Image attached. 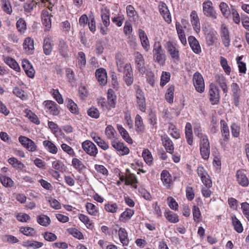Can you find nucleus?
Listing matches in <instances>:
<instances>
[{"mask_svg":"<svg viewBox=\"0 0 249 249\" xmlns=\"http://www.w3.org/2000/svg\"><path fill=\"white\" fill-rule=\"evenodd\" d=\"M78 66L80 69L85 68L86 64V59L85 53L82 52L78 53L77 57Z\"/></svg>","mask_w":249,"mask_h":249,"instance_id":"51","label":"nucleus"},{"mask_svg":"<svg viewBox=\"0 0 249 249\" xmlns=\"http://www.w3.org/2000/svg\"><path fill=\"white\" fill-rule=\"evenodd\" d=\"M139 36L143 48L146 52H148L150 49V44L144 31L142 29H139Z\"/></svg>","mask_w":249,"mask_h":249,"instance_id":"21","label":"nucleus"},{"mask_svg":"<svg viewBox=\"0 0 249 249\" xmlns=\"http://www.w3.org/2000/svg\"><path fill=\"white\" fill-rule=\"evenodd\" d=\"M45 109L48 110L53 115H58L60 112L59 107L53 101L51 100L45 101L43 103Z\"/></svg>","mask_w":249,"mask_h":249,"instance_id":"13","label":"nucleus"},{"mask_svg":"<svg viewBox=\"0 0 249 249\" xmlns=\"http://www.w3.org/2000/svg\"><path fill=\"white\" fill-rule=\"evenodd\" d=\"M188 42L193 51L196 54L201 52V48L198 40L193 36L188 37Z\"/></svg>","mask_w":249,"mask_h":249,"instance_id":"22","label":"nucleus"},{"mask_svg":"<svg viewBox=\"0 0 249 249\" xmlns=\"http://www.w3.org/2000/svg\"><path fill=\"white\" fill-rule=\"evenodd\" d=\"M161 140L166 151L170 154H172L174 152V147L172 141L169 137L166 134H164L161 136Z\"/></svg>","mask_w":249,"mask_h":249,"instance_id":"16","label":"nucleus"},{"mask_svg":"<svg viewBox=\"0 0 249 249\" xmlns=\"http://www.w3.org/2000/svg\"><path fill=\"white\" fill-rule=\"evenodd\" d=\"M136 103L139 109L142 112L146 110V102L144 92L138 86H135Z\"/></svg>","mask_w":249,"mask_h":249,"instance_id":"4","label":"nucleus"},{"mask_svg":"<svg viewBox=\"0 0 249 249\" xmlns=\"http://www.w3.org/2000/svg\"><path fill=\"white\" fill-rule=\"evenodd\" d=\"M23 46L26 52L31 53L34 50V40L31 37L26 38L24 41Z\"/></svg>","mask_w":249,"mask_h":249,"instance_id":"33","label":"nucleus"},{"mask_svg":"<svg viewBox=\"0 0 249 249\" xmlns=\"http://www.w3.org/2000/svg\"><path fill=\"white\" fill-rule=\"evenodd\" d=\"M95 76L98 82L100 85H105L107 82V74L106 71L104 68H100L96 70Z\"/></svg>","mask_w":249,"mask_h":249,"instance_id":"18","label":"nucleus"},{"mask_svg":"<svg viewBox=\"0 0 249 249\" xmlns=\"http://www.w3.org/2000/svg\"><path fill=\"white\" fill-rule=\"evenodd\" d=\"M108 105L111 108H115L116 104V96L113 89H109L107 91Z\"/></svg>","mask_w":249,"mask_h":249,"instance_id":"31","label":"nucleus"},{"mask_svg":"<svg viewBox=\"0 0 249 249\" xmlns=\"http://www.w3.org/2000/svg\"><path fill=\"white\" fill-rule=\"evenodd\" d=\"M193 218L195 221L199 222L201 221V214L199 208L196 206H194L192 209Z\"/></svg>","mask_w":249,"mask_h":249,"instance_id":"56","label":"nucleus"},{"mask_svg":"<svg viewBox=\"0 0 249 249\" xmlns=\"http://www.w3.org/2000/svg\"><path fill=\"white\" fill-rule=\"evenodd\" d=\"M105 134L107 139L113 140L116 139V132L114 128L111 125H108L105 129Z\"/></svg>","mask_w":249,"mask_h":249,"instance_id":"48","label":"nucleus"},{"mask_svg":"<svg viewBox=\"0 0 249 249\" xmlns=\"http://www.w3.org/2000/svg\"><path fill=\"white\" fill-rule=\"evenodd\" d=\"M111 20L113 23L118 27H121L124 20V15L121 13H119L117 15L112 14Z\"/></svg>","mask_w":249,"mask_h":249,"instance_id":"39","label":"nucleus"},{"mask_svg":"<svg viewBox=\"0 0 249 249\" xmlns=\"http://www.w3.org/2000/svg\"><path fill=\"white\" fill-rule=\"evenodd\" d=\"M160 178L164 185L166 186L170 187L173 183L172 176L166 170H164L161 172Z\"/></svg>","mask_w":249,"mask_h":249,"instance_id":"23","label":"nucleus"},{"mask_svg":"<svg viewBox=\"0 0 249 249\" xmlns=\"http://www.w3.org/2000/svg\"><path fill=\"white\" fill-rule=\"evenodd\" d=\"M117 129L123 137V138L128 143H132L133 141L129 136V135L127 131L122 126V125L118 124Z\"/></svg>","mask_w":249,"mask_h":249,"instance_id":"34","label":"nucleus"},{"mask_svg":"<svg viewBox=\"0 0 249 249\" xmlns=\"http://www.w3.org/2000/svg\"><path fill=\"white\" fill-rule=\"evenodd\" d=\"M16 26L18 31L20 33H24L27 29L26 23L22 18H19L17 21Z\"/></svg>","mask_w":249,"mask_h":249,"instance_id":"53","label":"nucleus"},{"mask_svg":"<svg viewBox=\"0 0 249 249\" xmlns=\"http://www.w3.org/2000/svg\"><path fill=\"white\" fill-rule=\"evenodd\" d=\"M42 22L45 31H49L52 26L51 16L47 11H43L41 15Z\"/></svg>","mask_w":249,"mask_h":249,"instance_id":"25","label":"nucleus"},{"mask_svg":"<svg viewBox=\"0 0 249 249\" xmlns=\"http://www.w3.org/2000/svg\"><path fill=\"white\" fill-rule=\"evenodd\" d=\"M134 213V210L127 208L125 211L121 213L120 220L123 222H126L131 218Z\"/></svg>","mask_w":249,"mask_h":249,"instance_id":"38","label":"nucleus"},{"mask_svg":"<svg viewBox=\"0 0 249 249\" xmlns=\"http://www.w3.org/2000/svg\"><path fill=\"white\" fill-rule=\"evenodd\" d=\"M194 85L196 89L201 93L204 91L205 84L202 75L198 72H196L193 75Z\"/></svg>","mask_w":249,"mask_h":249,"instance_id":"9","label":"nucleus"},{"mask_svg":"<svg viewBox=\"0 0 249 249\" xmlns=\"http://www.w3.org/2000/svg\"><path fill=\"white\" fill-rule=\"evenodd\" d=\"M236 177L237 181L240 185L246 187L249 185V180L244 171L240 170L237 171Z\"/></svg>","mask_w":249,"mask_h":249,"instance_id":"20","label":"nucleus"},{"mask_svg":"<svg viewBox=\"0 0 249 249\" xmlns=\"http://www.w3.org/2000/svg\"><path fill=\"white\" fill-rule=\"evenodd\" d=\"M165 48L174 63L178 64L180 61L179 52L176 45L168 41L165 45Z\"/></svg>","mask_w":249,"mask_h":249,"instance_id":"2","label":"nucleus"},{"mask_svg":"<svg viewBox=\"0 0 249 249\" xmlns=\"http://www.w3.org/2000/svg\"><path fill=\"white\" fill-rule=\"evenodd\" d=\"M43 145L49 152L53 154H56L57 153V147L51 141L47 140L44 141L43 142Z\"/></svg>","mask_w":249,"mask_h":249,"instance_id":"29","label":"nucleus"},{"mask_svg":"<svg viewBox=\"0 0 249 249\" xmlns=\"http://www.w3.org/2000/svg\"><path fill=\"white\" fill-rule=\"evenodd\" d=\"M19 231L24 235L28 236H33L36 234L35 230L31 227H21Z\"/></svg>","mask_w":249,"mask_h":249,"instance_id":"54","label":"nucleus"},{"mask_svg":"<svg viewBox=\"0 0 249 249\" xmlns=\"http://www.w3.org/2000/svg\"><path fill=\"white\" fill-rule=\"evenodd\" d=\"M232 225L234 230L238 233H241L243 231V227L241 222L237 218L235 215L231 216Z\"/></svg>","mask_w":249,"mask_h":249,"instance_id":"44","label":"nucleus"},{"mask_svg":"<svg viewBox=\"0 0 249 249\" xmlns=\"http://www.w3.org/2000/svg\"><path fill=\"white\" fill-rule=\"evenodd\" d=\"M135 125L136 127V131L139 133L144 131V126L143 124L142 119L139 115H137L135 117Z\"/></svg>","mask_w":249,"mask_h":249,"instance_id":"41","label":"nucleus"},{"mask_svg":"<svg viewBox=\"0 0 249 249\" xmlns=\"http://www.w3.org/2000/svg\"><path fill=\"white\" fill-rule=\"evenodd\" d=\"M138 183V180L137 177L135 174L129 173L126 175L125 179V184L126 185H134ZM135 188L136 186H133Z\"/></svg>","mask_w":249,"mask_h":249,"instance_id":"49","label":"nucleus"},{"mask_svg":"<svg viewBox=\"0 0 249 249\" xmlns=\"http://www.w3.org/2000/svg\"><path fill=\"white\" fill-rule=\"evenodd\" d=\"M26 116L30 120L31 122L36 124L38 125L40 124V121L38 117L34 113L30 110H28L26 112Z\"/></svg>","mask_w":249,"mask_h":249,"instance_id":"57","label":"nucleus"},{"mask_svg":"<svg viewBox=\"0 0 249 249\" xmlns=\"http://www.w3.org/2000/svg\"><path fill=\"white\" fill-rule=\"evenodd\" d=\"M168 131L170 135L174 139H178L180 137L179 130L173 124H169Z\"/></svg>","mask_w":249,"mask_h":249,"instance_id":"46","label":"nucleus"},{"mask_svg":"<svg viewBox=\"0 0 249 249\" xmlns=\"http://www.w3.org/2000/svg\"><path fill=\"white\" fill-rule=\"evenodd\" d=\"M82 147L84 151L90 156L95 157L98 153V149L96 145L89 140L83 142Z\"/></svg>","mask_w":249,"mask_h":249,"instance_id":"8","label":"nucleus"},{"mask_svg":"<svg viewBox=\"0 0 249 249\" xmlns=\"http://www.w3.org/2000/svg\"><path fill=\"white\" fill-rule=\"evenodd\" d=\"M220 35L224 46L225 47H229L230 46L231 38L228 29L225 24L221 26Z\"/></svg>","mask_w":249,"mask_h":249,"instance_id":"10","label":"nucleus"},{"mask_svg":"<svg viewBox=\"0 0 249 249\" xmlns=\"http://www.w3.org/2000/svg\"><path fill=\"white\" fill-rule=\"evenodd\" d=\"M174 91V87L171 86L167 89V92L165 94V99H166V101L169 103H172L173 102Z\"/></svg>","mask_w":249,"mask_h":249,"instance_id":"61","label":"nucleus"},{"mask_svg":"<svg viewBox=\"0 0 249 249\" xmlns=\"http://www.w3.org/2000/svg\"><path fill=\"white\" fill-rule=\"evenodd\" d=\"M153 61L159 64L160 66H163L165 64L166 55L165 51L162 47L159 41L155 42L153 49Z\"/></svg>","mask_w":249,"mask_h":249,"instance_id":"1","label":"nucleus"},{"mask_svg":"<svg viewBox=\"0 0 249 249\" xmlns=\"http://www.w3.org/2000/svg\"><path fill=\"white\" fill-rule=\"evenodd\" d=\"M43 52L46 55H50L53 50V45L49 37H45L43 41Z\"/></svg>","mask_w":249,"mask_h":249,"instance_id":"36","label":"nucleus"},{"mask_svg":"<svg viewBox=\"0 0 249 249\" xmlns=\"http://www.w3.org/2000/svg\"><path fill=\"white\" fill-rule=\"evenodd\" d=\"M231 97L233 104L235 107H239L240 105V99L241 95V90L239 85L233 82L231 85Z\"/></svg>","mask_w":249,"mask_h":249,"instance_id":"7","label":"nucleus"},{"mask_svg":"<svg viewBox=\"0 0 249 249\" xmlns=\"http://www.w3.org/2000/svg\"><path fill=\"white\" fill-rule=\"evenodd\" d=\"M170 73L169 72L162 71L160 77V86H164L169 81L170 79Z\"/></svg>","mask_w":249,"mask_h":249,"instance_id":"59","label":"nucleus"},{"mask_svg":"<svg viewBox=\"0 0 249 249\" xmlns=\"http://www.w3.org/2000/svg\"><path fill=\"white\" fill-rule=\"evenodd\" d=\"M209 100L213 105H218L220 101L219 90L216 86L211 84L209 86Z\"/></svg>","mask_w":249,"mask_h":249,"instance_id":"6","label":"nucleus"},{"mask_svg":"<svg viewBox=\"0 0 249 249\" xmlns=\"http://www.w3.org/2000/svg\"><path fill=\"white\" fill-rule=\"evenodd\" d=\"M191 22L196 31H200V22L198 17L196 11H193L190 15Z\"/></svg>","mask_w":249,"mask_h":249,"instance_id":"26","label":"nucleus"},{"mask_svg":"<svg viewBox=\"0 0 249 249\" xmlns=\"http://www.w3.org/2000/svg\"><path fill=\"white\" fill-rule=\"evenodd\" d=\"M58 50L59 53L63 57H66L68 56V46L64 40H61L59 41Z\"/></svg>","mask_w":249,"mask_h":249,"instance_id":"37","label":"nucleus"},{"mask_svg":"<svg viewBox=\"0 0 249 249\" xmlns=\"http://www.w3.org/2000/svg\"><path fill=\"white\" fill-rule=\"evenodd\" d=\"M206 41L208 46H213L217 40V32L211 30L207 31L205 33Z\"/></svg>","mask_w":249,"mask_h":249,"instance_id":"17","label":"nucleus"},{"mask_svg":"<svg viewBox=\"0 0 249 249\" xmlns=\"http://www.w3.org/2000/svg\"><path fill=\"white\" fill-rule=\"evenodd\" d=\"M71 163L73 167L79 171L83 170L85 167L82 162L77 158H73Z\"/></svg>","mask_w":249,"mask_h":249,"instance_id":"63","label":"nucleus"},{"mask_svg":"<svg viewBox=\"0 0 249 249\" xmlns=\"http://www.w3.org/2000/svg\"><path fill=\"white\" fill-rule=\"evenodd\" d=\"M212 4V2L210 0L205 1L203 3V13L205 16L210 17L213 19H216L217 18L216 14Z\"/></svg>","mask_w":249,"mask_h":249,"instance_id":"12","label":"nucleus"},{"mask_svg":"<svg viewBox=\"0 0 249 249\" xmlns=\"http://www.w3.org/2000/svg\"><path fill=\"white\" fill-rule=\"evenodd\" d=\"M18 141L20 144L28 151L30 152H34L38 151V147L35 142L30 138L20 136L18 137Z\"/></svg>","mask_w":249,"mask_h":249,"instance_id":"5","label":"nucleus"},{"mask_svg":"<svg viewBox=\"0 0 249 249\" xmlns=\"http://www.w3.org/2000/svg\"><path fill=\"white\" fill-rule=\"evenodd\" d=\"M101 18L104 25L106 27L108 26L110 24L109 13L108 11L105 10V11H102Z\"/></svg>","mask_w":249,"mask_h":249,"instance_id":"60","label":"nucleus"},{"mask_svg":"<svg viewBox=\"0 0 249 249\" xmlns=\"http://www.w3.org/2000/svg\"><path fill=\"white\" fill-rule=\"evenodd\" d=\"M104 209L108 213H116L117 212L119 208L116 203L108 202L105 205Z\"/></svg>","mask_w":249,"mask_h":249,"instance_id":"50","label":"nucleus"},{"mask_svg":"<svg viewBox=\"0 0 249 249\" xmlns=\"http://www.w3.org/2000/svg\"><path fill=\"white\" fill-rule=\"evenodd\" d=\"M164 216L166 219L171 223H176L179 221L178 215L169 210L165 211Z\"/></svg>","mask_w":249,"mask_h":249,"instance_id":"35","label":"nucleus"},{"mask_svg":"<svg viewBox=\"0 0 249 249\" xmlns=\"http://www.w3.org/2000/svg\"><path fill=\"white\" fill-rule=\"evenodd\" d=\"M64 164L60 160H54L52 161V167L59 171H62L64 169Z\"/></svg>","mask_w":249,"mask_h":249,"instance_id":"64","label":"nucleus"},{"mask_svg":"<svg viewBox=\"0 0 249 249\" xmlns=\"http://www.w3.org/2000/svg\"><path fill=\"white\" fill-rule=\"evenodd\" d=\"M134 55L135 57V63L137 68L140 71H143V68L144 66V60L143 55L139 52H135Z\"/></svg>","mask_w":249,"mask_h":249,"instance_id":"30","label":"nucleus"},{"mask_svg":"<svg viewBox=\"0 0 249 249\" xmlns=\"http://www.w3.org/2000/svg\"><path fill=\"white\" fill-rule=\"evenodd\" d=\"M199 150L201 158L204 160H208L210 154V145L208 136H203L202 139L200 140Z\"/></svg>","mask_w":249,"mask_h":249,"instance_id":"3","label":"nucleus"},{"mask_svg":"<svg viewBox=\"0 0 249 249\" xmlns=\"http://www.w3.org/2000/svg\"><path fill=\"white\" fill-rule=\"evenodd\" d=\"M22 67L28 77L33 78L34 76L35 70L29 60L23 59L22 61Z\"/></svg>","mask_w":249,"mask_h":249,"instance_id":"19","label":"nucleus"},{"mask_svg":"<svg viewBox=\"0 0 249 249\" xmlns=\"http://www.w3.org/2000/svg\"><path fill=\"white\" fill-rule=\"evenodd\" d=\"M116 64L118 67V70L119 71L122 72V70L124 67L125 64L124 59L122 57L121 55L117 54L116 55Z\"/></svg>","mask_w":249,"mask_h":249,"instance_id":"62","label":"nucleus"},{"mask_svg":"<svg viewBox=\"0 0 249 249\" xmlns=\"http://www.w3.org/2000/svg\"><path fill=\"white\" fill-rule=\"evenodd\" d=\"M215 79L223 93L227 94L228 92V87L226 78L222 74H218L215 76Z\"/></svg>","mask_w":249,"mask_h":249,"instance_id":"15","label":"nucleus"},{"mask_svg":"<svg viewBox=\"0 0 249 249\" xmlns=\"http://www.w3.org/2000/svg\"><path fill=\"white\" fill-rule=\"evenodd\" d=\"M158 7L159 12L165 21L167 23H170L171 22V17L166 4L163 2L160 1Z\"/></svg>","mask_w":249,"mask_h":249,"instance_id":"14","label":"nucleus"},{"mask_svg":"<svg viewBox=\"0 0 249 249\" xmlns=\"http://www.w3.org/2000/svg\"><path fill=\"white\" fill-rule=\"evenodd\" d=\"M1 9L7 14L11 15L13 12L12 5L9 0H0Z\"/></svg>","mask_w":249,"mask_h":249,"instance_id":"40","label":"nucleus"},{"mask_svg":"<svg viewBox=\"0 0 249 249\" xmlns=\"http://www.w3.org/2000/svg\"><path fill=\"white\" fill-rule=\"evenodd\" d=\"M66 102L69 110L73 114H78L79 110L77 105L71 99H67Z\"/></svg>","mask_w":249,"mask_h":249,"instance_id":"47","label":"nucleus"},{"mask_svg":"<svg viewBox=\"0 0 249 249\" xmlns=\"http://www.w3.org/2000/svg\"><path fill=\"white\" fill-rule=\"evenodd\" d=\"M118 235L120 242L124 246H127L129 243L128 234L124 228H120L118 230Z\"/></svg>","mask_w":249,"mask_h":249,"instance_id":"27","label":"nucleus"},{"mask_svg":"<svg viewBox=\"0 0 249 249\" xmlns=\"http://www.w3.org/2000/svg\"><path fill=\"white\" fill-rule=\"evenodd\" d=\"M142 157L145 162L148 165H151L153 163V157L151 152L147 149L143 150Z\"/></svg>","mask_w":249,"mask_h":249,"instance_id":"42","label":"nucleus"},{"mask_svg":"<svg viewBox=\"0 0 249 249\" xmlns=\"http://www.w3.org/2000/svg\"><path fill=\"white\" fill-rule=\"evenodd\" d=\"M36 220L39 224L44 227H47L51 223L50 218L44 214L37 216Z\"/></svg>","mask_w":249,"mask_h":249,"instance_id":"45","label":"nucleus"},{"mask_svg":"<svg viewBox=\"0 0 249 249\" xmlns=\"http://www.w3.org/2000/svg\"><path fill=\"white\" fill-rule=\"evenodd\" d=\"M5 63L8 65L11 68L13 69L16 71H19L20 68L18 63L16 60L10 57H6L4 58Z\"/></svg>","mask_w":249,"mask_h":249,"instance_id":"32","label":"nucleus"},{"mask_svg":"<svg viewBox=\"0 0 249 249\" xmlns=\"http://www.w3.org/2000/svg\"><path fill=\"white\" fill-rule=\"evenodd\" d=\"M13 92L16 96L22 100H26L28 99V96L25 94L24 91L18 87H15L13 89Z\"/></svg>","mask_w":249,"mask_h":249,"instance_id":"52","label":"nucleus"},{"mask_svg":"<svg viewBox=\"0 0 249 249\" xmlns=\"http://www.w3.org/2000/svg\"><path fill=\"white\" fill-rule=\"evenodd\" d=\"M111 144L115 149L119 152L120 155H126L129 152L128 148L125 146L123 142H121L117 139L111 141Z\"/></svg>","mask_w":249,"mask_h":249,"instance_id":"11","label":"nucleus"},{"mask_svg":"<svg viewBox=\"0 0 249 249\" xmlns=\"http://www.w3.org/2000/svg\"><path fill=\"white\" fill-rule=\"evenodd\" d=\"M8 163L11 164L14 168L21 170L23 172H26L25 165L14 157L10 158L8 160Z\"/></svg>","mask_w":249,"mask_h":249,"instance_id":"24","label":"nucleus"},{"mask_svg":"<svg viewBox=\"0 0 249 249\" xmlns=\"http://www.w3.org/2000/svg\"><path fill=\"white\" fill-rule=\"evenodd\" d=\"M0 181L1 184L5 187H10L13 185L14 182L11 178L6 176H2L0 177Z\"/></svg>","mask_w":249,"mask_h":249,"instance_id":"58","label":"nucleus"},{"mask_svg":"<svg viewBox=\"0 0 249 249\" xmlns=\"http://www.w3.org/2000/svg\"><path fill=\"white\" fill-rule=\"evenodd\" d=\"M86 208L89 214L93 216L98 215L99 211L98 208L94 204L88 202L86 205Z\"/></svg>","mask_w":249,"mask_h":249,"instance_id":"43","label":"nucleus"},{"mask_svg":"<svg viewBox=\"0 0 249 249\" xmlns=\"http://www.w3.org/2000/svg\"><path fill=\"white\" fill-rule=\"evenodd\" d=\"M221 132L224 137V141H227L229 139L230 131L227 124L224 120H221Z\"/></svg>","mask_w":249,"mask_h":249,"instance_id":"28","label":"nucleus"},{"mask_svg":"<svg viewBox=\"0 0 249 249\" xmlns=\"http://www.w3.org/2000/svg\"><path fill=\"white\" fill-rule=\"evenodd\" d=\"M220 59V65L222 67L223 69L224 70L225 72L227 75H230L231 71V69L230 67L228 65L227 59L223 56H221Z\"/></svg>","mask_w":249,"mask_h":249,"instance_id":"55","label":"nucleus"}]
</instances>
